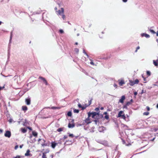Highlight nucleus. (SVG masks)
I'll use <instances>...</instances> for the list:
<instances>
[{"instance_id":"nucleus-36","label":"nucleus","mask_w":158,"mask_h":158,"mask_svg":"<svg viewBox=\"0 0 158 158\" xmlns=\"http://www.w3.org/2000/svg\"><path fill=\"white\" fill-rule=\"evenodd\" d=\"M59 32L61 34H62V33H64V31L62 29H60L59 30Z\"/></svg>"},{"instance_id":"nucleus-1","label":"nucleus","mask_w":158,"mask_h":158,"mask_svg":"<svg viewBox=\"0 0 158 158\" xmlns=\"http://www.w3.org/2000/svg\"><path fill=\"white\" fill-rule=\"evenodd\" d=\"M88 116L89 117H92V118L94 119V121L96 123L98 119V117L99 116V114L98 112H89L88 113Z\"/></svg>"},{"instance_id":"nucleus-5","label":"nucleus","mask_w":158,"mask_h":158,"mask_svg":"<svg viewBox=\"0 0 158 158\" xmlns=\"http://www.w3.org/2000/svg\"><path fill=\"white\" fill-rule=\"evenodd\" d=\"M125 96L124 95H123L121 97V99H120L119 100V102H120L123 103L124 101L125 100Z\"/></svg>"},{"instance_id":"nucleus-33","label":"nucleus","mask_w":158,"mask_h":158,"mask_svg":"<svg viewBox=\"0 0 158 158\" xmlns=\"http://www.w3.org/2000/svg\"><path fill=\"white\" fill-rule=\"evenodd\" d=\"M142 77L144 81H145L144 82L145 83L146 82V78L145 77H144L143 75H142Z\"/></svg>"},{"instance_id":"nucleus-62","label":"nucleus","mask_w":158,"mask_h":158,"mask_svg":"<svg viewBox=\"0 0 158 158\" xmlns=\"http://www.w3.org/2000/svg\"><path fill=\"white\" fill-rule=\"evenodd\" d=\"M2 89V87L0 86V90Z\"/></svg>"},{"instance_id":"nucleus-47","label":"nucleus","mask_w":158,"mask_h":158,"mask_svg":"<svg viewBox=\"0 0 158 158\" xmlns=\"http://www.w3.org/2000/svg\"><path fill=\"white\" fill-rule=\"evenodd\" d=\"M75 51L76 52H78V51H79V49H78L77 48H76L75 49Z\"/></svg>"},{"instance_id":"nucleus-35","label":"nucleus","mask_w":158,"mask_h":158,"mask_svg":"<svg viewBox=\"0 0 158 158\" xmlns=\"http://www.w3.org/2000/svg\"><path fill=\"white\" fill-rule=\"evenodd\" d=\"M127 106H128L127 105H126V104H125L123 106V108H126V109H127Z\"/></svg>"},{"instance_id":"nucleus-12","label":"nucleus","mask_w":158,"mask_h":158,"mask_svg":"<svg viewBox=\"0 0 158 158\" xmlns=\"http://www.w3.org/2000/svg\"><path fill=\"white\" fill-rule=\"evenodd\" d=\"M141 36L142 37L145 36L147 38H149L150 37L149 35L145 33H143L141 34Z\"/></svg>"},{"instance_id":"nucleus-16","label":"nucleus","mask_w":158,"mask_h":158,"mask_svg":"<svg viewBox=\"0 0 158 158\" xmlns=\"http://www.w3.org/2000/svg\"><path fill=\"white\" fill-rule=\"evenodd\" d=\"M22 132L23 133H25L27 131V130L25 128H22L21 129Z\"/></svg>"},{"instance_id":"nucleus-43","label":"nucleus","mask_w":158,"mask_h":158,"mask_svg":"<svg viewBox=\"0 0 158 158\" xmlns=\"http://www.w3.org/2000/svg\"><path fill=\"white\" fill-rule=\"evenodd\" d=\"M78 107H79V108H81V107H82V106H81V104H78Z\"/></svg>"},{"instance_id":"nucleus-15","label":"nucleus","mask_w":158,"mask_h":158,"mask_svg":"<svg viewBox=\"0 0 158 158\" xmlns=\"http://www.w3.org/2000/svg\"><path fill=\"white\" fill-rule=\"evenodd\" d=\"M64 129V127L59 128L57 129V131L58 132H60L63 131V130Z\"/></svg>"},{"instance_id":"nucleus-26","label":"nucleus","mask_w":158,"mask_h":158,"mask_svg":"<svg viewBox=\"0 0 158 158\" xmlns=\"http://www.w3.org/2000/svg\"><path fill=\"white\" fill-rule=\"evenodd\" d=\"M147 74L148 76H149L151 75V73L149 71H147Z\"/></svg>"},{"instance_id":"nucleus-42","label":"nucleus","mask_w":158,"mask_h":158,"mask_svg":"<svg viewBox=\"0 0 158 158\" xmlns=\"http://www.w3.org/2000/svg\"><path fill=\"white\" fill-rule=\"evenodd\" d=\"M122 142H123V144H125L126 143V142H125V141L123 140V139H122Z\"/></svg>"},{"instance_id":"nucleus-4","label":"nucleus","mask_w":158,"mask_h":158,"mask_svg":"<svg viewBox=\"0 0 158 158\" xmlns=\"http://www.w3.org/2000/svg\"><path fill=\"white\" fill-rule=\"evenodd\" d=\"M25 101L27 105H29L31 104V99L30 98L26 99Z\"/></svg>"},{"instance_id":"nucleus-38","label":"nucleus","mask_w":158,"mask_h":158,"mask_svg":"<svg viewBox=\"0 0 158 158\" xmlns=\"http://www.w3.org/2000/svg\"><path fill=\"white\" fill-rule=\"evenodd\" d=\"M21 157L20 156H16L14 157L13 158H21Z\"/></svg>"},{"instance_id":"nucleus-58","label":"nucleus","mask_w":158,"mask_h":158,"mask_svg":"<svg viewBox=\"0 0 158 158\" xmlns=\"http://www.w3.org/2000/svg\"><path fill=\"white\" fill-rule=\"evenodd\" d=\"M104 109V108L103 107H101L100 108L101 110H103Z\"/></svg>"},{"instance_id":"nucleus-25","label":"nucleus","mask_w":158,"mask_h":158,"mask_svg":"<svg viewBox=\"0 0 158 158\" xmlns=\"http://www.w3.org/2000/svg\"><path fill=\"white\" fill-rule=\"evenodd\" d=\"M67 115L69 116H71L72 115V113L70 111H69L67 113Z\"/></svg>"},{"instance_id":"nucleus-18","label":"nucleus","mask_w":158,"mask_h":158,"mask_svg":"<svg viewBox=\"0 0 158 158\" xmlns=\"http://www.w3.org/2000/svg\"><path fill=\"white\" fill-rule=\"evenodd\" d=\"M129 82L130 85L131 86H133L135 84L134 81H133L131 80H129Z\"/></svg>"},{"instance_id":"nucleus-6","label":"nucleus","mask_w":158,"mask_h":158,"mask_svg":"<svg viewBox=\"0 0 158 158\" xmlns=\"http://www.w3.org/2000/svg\"><path fill=\"white\" fill-rule=\"evenodd\" d=\"M39 78L41 79L43 81L44 83H45L46 85H48L47 81L44 78L42 77H39Z\"/></svg>"},{"instance_id":"nucleus-53","label":"nucleus","mask_w":158,"mask_h":158,"mask_svg":"<svg viewBox=\"0 0 158 158\" xmlns=\"http://www.w3.org/2000/svg\"><path fill=\"white\" fill-rule=\"evenodd\" d=\"M107 112H105L103 114H105L106 115H107Z\"/></svg>"},{"instance_id":"nucleus-29","label":"nucleus","mask_w":158,"mask_h":158,"mask_svg":"<svg viewBox=\"0 0 158 158\" xmlns=\"http://www.w3.org/2000/svg\"><path fill=\"white\" fill-rule=\"evenodd\" d=\"M104 118L106 119H108L109 118V115H106L105 117Z\"/></svg>"},{"instance_id":"nucleus-46","label":"nucleus","mask_w":158,"mask_h":158,"mask_svg":"<svg viewBox=\"0 0 158 158\" xmlns=\"http://www.w3.org/2000/svg\"><path fill=\"white\" fill-rule=\"evenodd\" d=\"M83 52L86 54V55L87 56H88V54L86 53L85 52V51L84 50H83Z\"/></svg>"},{"instance_id":"nucleus-64","label":"nucleus","mask_w":158,"mask_h":158,"mask_svg":"<svg viewBox=\"0 0 158 158\" xmlns=\"http://www.w3.org/2000/svg\"><path fill=\"white\" fill-rule=\"evenodd\" d=\"M137 93L136 92H135V93H134V94L135 95H136L137 94Z\"/></svg>"},{"instance_id":"nucleus-50","label":"nucleus","mask_w":158,"mask_h":158,"mask_svg":"<svg viewBox=\"0 0 158 158\" xmlns=\"http://www.w3.org/2000/svg\"><path fill=\"white\" fill-rule=\"evenodd\" d=\"M18 148V145H16L15 147V149H16Z\"/></svg>"},{"instance_id":"nucleus-31","label":"nucleus","mask_w":158,"mask_h":158,"mask_svg":"<svg viewBox=\"0 0 158 158\" xmlns=\"http://www.w3.org/2000/svg\"><path fill=\"white\" fill-rule=\"evenodd\" d=\"M149 113L148 112H145L143 113L144 115H148L149 114Z\"/></svg>"},{"instance_id":"nucleus-60","label":"nucleus","mask_w":158,"mask_h":158,"mask_svg":"<svg viewBox=\"0 0 158 158\" xmlns=\"http://www.w3.org/2000/svg\"><path fill=\"white\" fill-rule=\"evenodd\" d=\"M156 61V62L158 63V60L157 59L156 60H155Z\"/></svg>"},{"instance_id":"nucleus-10","label":"nucleus","mask_w":158,"mask_h":158,"mask_svg":"<svg viewBox=\"0 0 158 158\" xmlns=\"http://www.w3.org/2000/svg\"><path fill=\"white\" fill-rule=\"evenodd\" d=\"M32 135L33 136H34L35 138L37 137L38 135L37 133L35 131H32Z\"/></svg>"},{"instance_id":"nucleus-40","label":"nucleus","mask_w":158,"mask_h":158,"mask_svg":"<svg viewBox=\"0 0 158 158\" xmlns=\"http://www.w3.org/2000/svg\"><path fill=\"white\" fill-rule=\"evenodd\" d=\"M89 105H87V106H89L91 104V100L90 101H89Z\"/></svg>"},{"instance_id":"nucleus-45","label":"nucleus","mask_w":158,"mask_h":158,"mask_svg":"<svg viewBox=\"0 0 158 158\" xmlns=\"http://www.w3.org/2000/svg\"><path fill=\"white\" fill-rule=\"evenodd\" d=\"M146 108L148 111L150 110V108L148 106H147Z\"/></svg>"},{"instance_id":"nucleus-61","label":"nucleus","mask_w":158,"mask_h":158,"mask_svg":"<svg viewBox=\"0 0 158 158\" xmlns=\"http://www.w3.org/2000/svg\"><path fill=\"white\" fill-rule=\"evenodd\" d=\"M75 44L76 45H77L78 44V43L77 42H76L75 43Z\"/></svg>"},{"instance_id":"nucleus-59","label":"nucleus","mask_w":158,"mask_h":158,"mask_svg":"<svg viewBox=\"0 0 158 158\" xmlns=\"http://www.w3.org/2000/svg\"><path fill=\"white\" fill-rule=\"evenodd\" d=\"M156 36H158V32L156 33Z\"/></svg>"},{"instance_id":"nucleus-11","label":"nucleus","mask_w":158,"mask_h":158,"mask_svg":"<svg viewBox=\"0 0 158 158\" xmlns=\"http://www.w3.org/2000/svg\"><path fill=\"white\" fill-rule=\"evenodd\" d=\"M133 101L132 99H131L130 101L127 102L126 104V105H127L128 106H129L132 103Z\"/></svg>"},{"instance_id":"nucleus-9","label":"nucleus","mask_w":158,"mask_h":158,"mask_svg":"<svg viewBox=\"0 0 158 158\" xmlns=\"http://www.w3.org/2000/svg\"><path fill=\"white\" fill-rule=\"evenodd\" d=\"M75 124L74 123H70L68 124V127L69 128H72L75 127Z\"/></svg>"},{"instance_id":"nucleus-48","label":"nucleus","mask_w":158,"mask_h":158,"mask_svg":"<svg viewBox=\"0 0 158 158\" xmlns=\"http://www.w3.org/2000/svg\"><path fill=\"white\" fill-rule=\"evenodd\" d=\"M42 146H46L47 145L45 144V143H43L41 144Z\"/></svg>"},{"instance_id":"nucleus-19","label":"nucleus","mask_w":158,"mask_h":158,"mask_svg":"<svg viewBox=\"0 0 158 158\" xmlns=\"http://www.w3.org/2000/svg\"><path fill=\"white\" fill-rule=\"evenodd\" d=\"M30 150L29 149L27 151L26 153H25V156H30Z\"/></svg>"},{"instance_id":"nucleus-57","label":"nucleus","mask_w":158,"mask_h":158,"mask_svg":"<svg viewBox=\"0 0 158 158\" xmlns=\"http://www.w3.org/2000/svg\"><path fill=\"white\" fill-rule=\"evenodd\" d=\"M23 146V145H20L19 146L20 148H22Z\"/></svg>"},{"instance_id":"nucleus-20","label":"nucleus","mask_w":158,"mask_h":158,"mask_svg":"<svg viewBox=\"0 0 158 158\" xmlns=\"http://www.w3.org/2000/svg\"><path fill=\"white\" fill-rule=\"evenodd\" d=\"M47 108H49V109H60V108L57 107H54V106H52L51 107H48Z\"/></svg>"},{"instance_id":"nucleus-51","label":"nucleus","mask_w":158,"mask_h":158,"mask_svg":"<svg viewBox=\"0 0 158 158\" xmlns=\"http://www.w3.org/2000/svg\"><path fill=\"white\" fill-rule=\"evenodd\" d=\"M36 141V139L35 138H34L33 140H32V142H35Z\"/></svg>"},{"instance_id":"nucleus-44","label":"nucleus","mask_w":158,"mask_h":158,"mask_svg":"<svg viewBox=\"0 0 158 158\" xmlns=\"http://www.w3.org/2000/svg\"><path fill=\"white\" fill-rule=\"evenodd\" d=\"M27 128L29 130H30V131H31L32 130L31 128L30 127H27Z\"/></svg>"},{"instance_id":"nucleus-8","label":"nucleus","mask_w":158,"mask_h":158,"mask_svg":"<svg viewBox=\"0 0 158 158\" xmlns=\"http://www.w3.org/2000/svg\"><path fill=\"white\" fill-rule=\"evenodd\" d=\"M119 81V85L120 86H122L125 84V82L123 80H118Z\"/></svg>"},{"instance_id":"nucleus-30","label":"nucleus","mask_w":158,"mask_h":158,"mask_svg":"<svg viewBox=\"0 0 158 158\" xmlns=\"http://www.w3.org/2000/svg\"><path fill=\"white\" fill-rule=\"evenodd\" d=\"M69 136L72 138H73L74 137V135L73 134H69Z\"/></svg>"},{"instance_id":"nucleus-17","label":"nucleus","mask_w":158,"mask_h":158,"mask_svg":"<svg viewBox=\"0 0 158 158\" xmlns=\"http://www.w3.org/2000/svg\"><path fill=\"white\" fill-rule=\"evenodd\" d=\"M123 113V111H120L118 113V117H121V116L122 115V114Z\"/></svg>"},{"instance_id":"nucleus-2","label":"nucleus","mask_w":158,"mask_h":158,"mask_svg":"<svg viewBox=\"0 0 158 158\" xmlns=\"http://www.w3.org/2000/svg\"><path fill=\"white\" fill-rule=\"evenodd\" d=\"M56 13L58 15H60L64 13V9L63 8H61V10H58L56 11Z\"/></svg>"},{"instance_id":"nucleus-34","label":"nucleus","mask_w":158,"mask_h":158,"mask_svg":"<svg viewBox=\"0 0 158 158\" xmlns=\"http://www.w3.org/2000/svg\"><path fill=\"white\" fill-rule=\"evenodd\" d=\"M94 110H95V111H97L98 112V111H99V108H98V107L96 108Z\"/></svg>"},{"instance_id":"nucleus-49","label":"nucleus","mask_w":158,"mask_h":158,"mask_svg":"<svg viewBox=\"0 0 158 158\" xmlns=\"http://www.w3.org/2000/svg\"><path fill=\"white\" fill-rule=\"evenodd\" d=\"M90 63L92 65H94V63L92 61H91L90 62Z\"/></svg>"},{"instance_id":"nucleus-24","label":"nucleus","mask_w":158,"mask_h":158,"mask_svg":"<svg viewBox=\"0 0 158 158\" xmlns=\"http://www.w3.org/2000/svg\"><path fill=\"white\" fill-rule=\"evenodd\" d=\"M42 158H47L45 153H43Z\"/></svg>"},{"instance_id":"nucleus-55","label":"nucleus","mask_w":158,"mask_h":158,"mask_svg":"<svg viewBox=\"0 0 158 158\" xmlns=\"http://www.w3.org/2000/svg\"><path fill=\"white\" fill-rule=\"evenodd\" d=\"M32 137V135H30L29 136V138L30 139H31Z\"/></svg>"},{"instance_id":"nucleus-14","label":"nucleus","mask_w":158,"mask_h":158,"mask_svg":"<svg viewBox=\"0 0 158 158\" xmlns=\"http://www.w3.org/2000/svg\"><path fill=\"white\" fill-rule=\"evenodd\" d=\"M56 144L57 143H55V142H52L51 143V147L52 148H54L55 147Z\"/></svg>"},{"instance_id":"nucleus-3","label":"nucleus","mask_w":158,"mask_h":158,"mask_svg":"<svg viewBox=\"0 0 158 158\" xmlns=\"http://www.w3.org/2000/svg\"><path fill=\"white\" fill-rule=\"evenodd\" d=\"M4 135L5 137L10 138L11 135V132L9 131H6Z\"/></svg>"},{"instance_id":"nucleus-28","label":"nucleus","mask_w":158,"mask_h":158,"mask_svg":"<svg viewBox=\"0 0 158 158\" xmlns=\"http://www.w3.org/2000/svg\"><path fill=\"white\" fill-rule=\"evenodd\" d=\"M74 112V113H78L79 112V110H78L77 109H74L73 111Z\"/></svg>"},{"instance_id":"nucleus-13","label":"nucleus","mask_w":158,"mask_h":158,"mask_svg":"<svg viewBox=\"0 0 158 158\" xmlns=\"http://www.w3.org/2000/svg\"><path fill=\"white\" fill-rule=\"evenodd\" d=\"M22 110L25 112L27 110V106H23L22 107Z\"/></svg>"},{"instance_id":"nucleus-63","label":"nucleus","mask_w":158,"mask_h":158,"mask_svg":"<svg viewBox=\"0 0 158 158\" xmlns=\"http://www.w3.org/2000/svg\"><path fill=\"white\" fill-rule=\"evenodd\" d=\"M156 107L158 108V104H157V105H156Z\"/></svg>"},{"instance_id":"nucleus-21","label":"nucleus","mask_w":158,"mask_h":158,"mask_svg":"<svg viewBox=\"0 0 158 158\" xmlns=\"http://www.w3.org/2000/svg\"><path fill=\"white\" fill-rule=\"evenodd\" d=\"M153 63L155 65V66L158 67V63L155 60H153Z\"/></svg>"},{"instance_id":"nucleus-37","label":"nucleus","mask_w":158,"mask_h":158,"mask_svg":"<svg viewBox=\"0 0 158 158\" xmlns=\"http://www.w3.org/2000/svg\"><path fill=\"white\" fill-rule=\"evenodd\" d=\"M139 48H140V47L139 46L137 47L136 48V49L135 51V52H137L138 50L139 49Z\"/></svg>"},{"instance_id":"nucleus-7","label":"nucleus","mask_w":158,"mask_h":158,"mask_svg":"<svg viewBox=\"0 0 158 158\" xmlns=\"http://www.w3.org/2000/svg\"><path fill=\"white\" fill-rule=\"evenodd\" d=\"M90 117H89L88 116V117L86 118L85 120V122L86 123H87V124H88L91 123V122L90 121V119L89 118Z\"/></svg>"},{"instance_id":"nucleus-23","label":"nucleus","mask_w":158,"mask_h":158,"mask_svg":"<svg viewBox=\"0 0 158 158\" xmlns=\"http://www.w3.org/2000/svg\"><path fill=\"white\" fill-rule=\"evenodd\" d=\"M149 31H150L153 34H155L156 33V32L153 30L152 29H149Z\"/></svg>"},{"instance_id":"nucleus-39","label":"nucleus","mask_w":158,"mask_h":158,"mask_svg":"<svg viewBox=\"0 0 158 158\" xmlns=\"http://www.w3.org/2000/svg\"><path fill=\"white\" fill-rule=\"evenodd\" d=\"M87 106H82V107H81L82 110H84L86 108Z\"/></svg>"},{"instance_id":"nucleus-22","label":"nucleus","mask_w":158,"mask_h":158,"mask_svg":"<svg viewBox=\"0 0 158 158\" xmlns=\"http://www.w3.org/2000/svg\"><path fill=\"white\" fill-rule=\"evenodd\" d=\"M134 81L135 84H138L139 82V81L138 79H136Z\"/></svg>"},{"instance_id":"nucleus-27","label":"nucleus","mask_w":158,"mask_h":158,"mask_svg":"<svg viewBox=\"0 0 158 158\" xmlns=\"http://www.w3.org/2000/svg\"><path fill=\"white\" fill-rule=\"evenodd\" d=\"M121 117H122V118H123L124 119H125L126 118V116L124 114H123V115H122V116H121Z\"/></svg>"},{"instance_id":"nucleus-41","label":"nucleus","mask_w":158,"mask_h":158,"mask_svg":"<svg viewBox=\"0 0 158 158\" xmlns=\"http://www.w3.org/2000/svg\"><path fill=\"white\" fill-rule=\"evenodd\" d=\"M68 137L66 135H64V136L63 137V139H67V138Z\"/></svg>"},{"instance_id":"nucleus-32","label":"nucleus","mask_w":158,"mask_h":158,"mask_svg":"<svg viewBox=\"0 0 158 158\" xmlns=\"http://www.w3.org/2000/svg\"><path fill=\"white\" fill-rule=\"evenodd\" d=\"M62 17L63 19H65V16L64 14H62Z\"/></svg>"},{"instance_id":"nucleus-52","label":"nucleus","mask_w":158,"mask_h":158,"mask_svg":"<svg viewBox=\"0 0 158 158\" xmlns=\"http://www.w3.org/2000/svg\"><path fill=\"white\" fill-rule=\"evenodd\" d=\"M114 87H115L116 88L117 87V85L116 84H114Z\"/></svg>"},{"instance_id":"nucleus-56","label":"nucleus","mask_w":158,"mask_h":158,"mask_svg":"<svg viewBox=\"0 0 158 158\" xmlns=\"http://www.w3.org/2000/svg\"><path fill=\"white\" fill-rule=\"evenodd\" d=\"M2 130L0 129V133H2Z\"/></svg>"},{"instance_id":"nucleus-54","label":"nucleus","mask_w":158,"mask_h":158,"mask_svg":"<svg viewBox=\"0 0 158 158\" xmlns=\"http://www.w3.org/2000/svg\"><path fill=\"white\" fill-rule=\"evenodd\" d=\"M127 0H123V2H126L127 1Z\"/></svg>"}]
</instances>
